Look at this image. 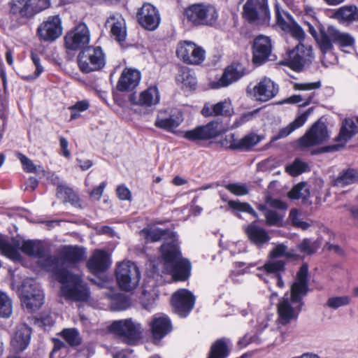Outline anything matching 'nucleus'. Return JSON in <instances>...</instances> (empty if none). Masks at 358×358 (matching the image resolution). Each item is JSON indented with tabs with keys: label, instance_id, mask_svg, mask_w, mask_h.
<instances>
[{
	"label": "nucleus",
	"instance_id": "f257e3e1",
	"mask_svg": "<svg viewBox=\"0 0 358 358\" xmlns=\"http://www.w3.org/2000/svg\"><path fill=\"white\" fill-rule=\"evenodd\" d=\"M38 264L48 271L52 272L62 284V294L68 299L75 301H86L90 292L81 277L73 274L62 267V260L54 256L45 255L44 250L41 257H38Z\"/></svg>",
	"mask_w": 358,
	"mask_h": 358
},
{
	"label": "nucleus",
	"instance_id": "f03ea898",
	"mask_svg": "<svg viewBox=\"0 0 358 358\" xmlns=\"http://www.w3.org/2000/svg\"><path fill=\"white\" fill-rule=\"evenodd\" d=\"M308 267L303 264L296 274V281L291 287V293L285 294L278 304V322L285 325L297 319L303 306L302 297L308 292Z\"/></svg>",
	"mask_w": 358,
	"mask_h": 358
},
{
	"label": "nucleus",
	"instance_id": "7ed1b4c3",
	"mask_svg": "<svg viewBox=\"0 0 358 358\" xmlns=\"http://www.w3.org/2000/svg\"><path fill=\"white\" fill-rule=\"evenodd\" d=\"M161 250L166 271L176 280H185L190 275L191 264L187 259L181 257L176 240L164 243Z\"/></svg>",
	"mask_w": 358,
	"mask_h": 358
},
{
	"label": "nucleus",
	"instance_id": "20e7f679",
	"mask_svg": "<svg viewBox=\"0 0 358 358\" xmlns=\"http://www.w3.org/2000/svg\"><path fill=\"white\" fill-rule=\"evenodd\" d=\"M308 31L315 39L320 50L325 54L333 48V43L341 47L353 45L355 39L348 34L343 33L333 26H329L326 29H322L317 34L313 25L308 23Z\"/></svg>",
	"mask_w": 358,
	"mask_h": 358
},
{
	"label": "nucleus",
	"instance_id": "39448f33",
	"mask_svg": "<svg viewBox=\"0 0 358 358\" xmlns=\"http://www.w3.org/2000/svg\"><path fill=\"white\" fill-rule=\"evenodd\" d=\"M183 15L192 27H213L218 19L215 7L210 3H196L184 9Z\"/></svg>",
	"mask_w": 358,
	"mask_h": 358
},
{
	"label": "nucleus",
	"instance_id": "423d86ee",
	"mask_svg": "<svg viewBox=\"0 0 358 358\" xmlns=\"http://www.w3.org/2000/svg\"><path fill=\"white\" fill-rule=\"evenodd\" d=\"M115 276L122 290L129 292L137 287L141 280V272L134 262L123 261L117 264Z\"/></svg>",
	"mask_w": 358,
	"mask_h": 358
},
{
	"label": "nucleus",
	"instance_id": "0eeeda50",
	"mask_svg": "<svg viewBox=\"0 0 358 358\" xmlns=\"http://www.w3.org/2000/svg\"><path fill=\"white\" fill-rule=\"evenodd\" d=\"M79 69L85 73L99 71L106 64L105 55L99 46H88L77 57Z\"/></svg>",
	"mask_w": 358,
	"mask_h": 358
},
{
	"label": "nucleus",
	"instance_id": "6e6552de",
	"mask_svg": "<svg viewBox=\"0 0 358 358\" xmlns=\"http://www.w3.org/2000/svg\"><path fill=\"white\" fill-rule=\"evenodd\" d=\"M243 17L250 24H268L271 13L268 0H247L243 7Z\"/></svg>",
	"mask_w": 358,
	"mask_h": 358
},
{
	"label": "nucleus",
	"instance_id": "1a4fd4ad",
	"mask_svg": "<svg viewBox=\"0 0 358 358\" xmlns=\"http://www.w3.org/2000/svg\"><path fill=\"white\" fill-rule=\"evenodd\" d=\"M296 257V254L292 250H287V247L284 243L278 244L270 251L269 260L262 266L259 267L258 270L266 274L279 273L284 271L286 264L285 261L280 258L288 259Z\"/></svg>",
	"mask_w": 358,
	"mask_h": 358
},
{
	"label": "nucleus",
	"instance_id": "9d476101",
	"mask_svg": "<svg viewBox=\"0 0 358 358\" xmlns=\"http://www.w3.org/2000/svg\"><path fill=\"white\" fill-rule=\"evenodd\" d=\"M110 330L119 336L127 344H134L141 338V324L126 319L115 321L110 327Z\"/></svg>",
	"mask_w": 358,
	"mask_h": 358
},
{
	"label": "nucleus",
	"instance_id": "9b49d317",
	"mask_svg": "<svg viewBox=\"0 0 358 358\" xmlns=\"http://www.w3.org/2000/svg\"><path fill=\"white\" fill-rule=\"evenodd\" d=\"M176 55L187 64L199 65L206 59V51L202 47L192 41H184L178 43Z\"/></svg>",
	"mask_w": 358,
	"mask_h": 358
},
{
	"label": "nucleus",
	"instance_id": "f8f14e48",
	"mask_svg": "<svg viewBox=\"0 0 358 358\" xmlns=\"http://www.w3.org/2000/svg\"><path fill=\"white\" fill-rule=\"evenodd\" d=\"M44 294L33 279H27L22 285V302L29 311H35L43 303Z\"/></svg>",
	"mask_w": 358,
	"mask_h": 358
},
{
	"label": "nucleus",
	"instance_id": "ddd939ff",
	"mask_svg": "<svg viewBox=\"0 0 358 358\" xmlns=\"http://www.w3.org/2000/svg\"><path fill=\"white\" fill-rule=\"evenodd\" d=\"M90 41V32L84 23L78 24L64 36L66 48L70 50L85 49Z\"/></svg>",
	"mask_w": 358,
	"mask_h": 358
},
{
	"label": "nucleus",
	"instance_id": "4468645a",
	"mask_svg": "<svg viewBox=\"0 0 358 358\" xmlns=\"http://www.w3.org/2000/svg\"><path fill=\"white\" fill-rule=\"evenodd\" d=\"M279 92L278 85L267 77L262 78L252 87H248L250 93L256 100L262 102L268 101L274 98Z\"/></svg>",
	"mask_w": 358,
	"mask_h": 358
},
{
	"label": "nucleus",
	"instance_id": "2eb2a0df",
	"mask_svg": "<svg viewBox=\"0 0 358 358\" xmlns=\"http://www.w3.org/2000/svg\"><path fill=\"white\" fill-rule=\"evenodd\" d=\"M329 134L325 124L317 121L299 141V145L301 148H308L321 144L327 141Z\"/></svg>",
	"mask_w": 358,
	"mask_h": 358
},
{
	"label": "nucleus",
	"instance_id": "dca6fc26",
	"mask_svg": "<svg viewBox=\"0 0 358 358\" xmlns=\"http://www.w3.org/2000/svg\"><path fill=\"white\" fill-rule=\"evenodd\" d=\"M37 34L44 41H53L62 34V21L58 15L50 16L38 27Z\"/></svg>",
	"mask_w": 358,
	"mask_h": 358
},
{
	"label": "nucleus",
	"instance_id": "f3484780",
	"mask_svg": "<svg viewBox=\"0 0 358 358\" xmlns=\"http://www.w3.org/2000/svg\"><path fill=\"white\" fill-rule=\"evenodd\" d=\"M222 131V125L218 122L213 121L204 126L187 131L183 136L191 141H202L215 138L219 136Z\"/></svg>",
	"mask_w": 358,
	"mask_h": 358
},
{
	"label": "nucleus",
	"instance_id": "a211bd4d",
	"mask_svg": "<svg viewBox=\"0 0 358 358\" xmlns=\"http://www.w3.org/2000/svg\"><path fill=\"white\" fill-rule=\"evenodd\" d=\"M136 17L139 24L148 30H155L160 23L159 13L151 3H145L138 10Z\"/></svg>",
	"mask_w": 358,
	"mask_h": 358
},
{
	"label": "nucleus",
	"instance_id": "6ab92c4d",
	"mask_svg": "<svg viewBox=\"0 0 358 358\" xmlns=\"http://www.w3.org/2000/svg\"><path fill=\"white\" fill-rule=\"evenodd\" d=\"M172 305L176 313L185 317L193 308L194 296L187 289H180L172 296Z\"/></svg>",
	"mask_w": 358,
	"mask_h": 358
},
{
	"label": "nucleus",
	"instance_id": "aec40b11",
	"mask_svg": "<svg viewBox=\"0 0 358 358\" xmlns=\"http://www.w3.org/2000/svg\"><path fill=\"white\" fill-rule=\"evenodd\" d=\"M272 50L271 39L265 36H257L252 45V61L255 64L261 65L270 56Z\"/></svg>",
	"mask_w": 358,
	"mask_h": 358
},
{
	"label": "nucleus",
	"instance_id": "412c9836",
	"mask_svg": "<svg viewBox=\"0 0 358 358\" xmlns=\"http://www.w3.org/2000/svg\"><path fill=\"white\" fill-rule=\"evenodd\" d=\"M183 121V115L180 110H173L170 113L166 110L158 113L155 125L160 129L172 131L178 127Z\"/></svg>",
	"mask_w": 358,
	"mask_h": 358
},
{
	"label": "nucleus",
	"instance_id": "4be33fe9",
	"mask_svg": "<svg viewBox=\"0 0 358 358\" xmlns=\"http://www.w3.org/2000/svg\"><path fill=\"white\" fill-rule=\"evenodd\" d=\"M289 57L292 66L294 69L299 70L313 59L312 47L299 43L290 52Z\"/></svg>",
	"mask_w": 358,
	"mask_h": 358
},
{
	"label": "nucleus",
	"instance_id": "5701e85b",
	"mask_svg": "<svg viewBox=\"0 0 358 358\" xmlns=\"http://www.w3.org/2000/svg\"><path fill=\"white\" fill-rule=\"evenodd\" d=\"M357 133V126L355 122L350 119H345L337 137L339 143L327 146L323 148L322 152L337 151L343 148L345 143Z\"/></svg>",
	"mask_w": 358,
	"mask_h": 358
},
{
	"label": "nucleus",
	"instance_id": "b1692460",
	"mask_svg": "<svg viewBox=\"0 0 358 358\" xmlns=\"http://www.w3.org/2000/svg\"><path fill=\"white\" fill-rule=\"evenodd\" d=\"M106 27L110 29V34L118 41H124L127 36L126 24L122 16L119 13L110 15L106 22Z\"/></svg>",
	"mask_w": 358,
	"mask_h": 358
},
{
	"label": "nucleus",
	"instance_id": "393cba45",
	"mask_svg": "<svg viewBox=\"0 0 358 358\" xmlns=\"http://www.w3.org/2000/svg\"><path fill=\"white\" fill-rule=\"evenodd\" d=\"M159 94L156 87H150L143 91L138 96L131 94L129 100L134 104L145 107H150L157 104L159 101Z\"/></svg>",
	"mask_w": 358,
	"mask_h": 358
},
{
	"label": "nucleus",
	"instance_id": "a878e982",
	"mask_svg": "<svg viewBox=\"0 0 358 358\" xmlns=\"http://www.w3.org/2000/svg\"><path fill=\"white\" fill-rule=\"evenodd\" d=\"M141 80V73L133 69H125L117 82V89L121 92L131 91L136 88Z\"/></svg>",
	"mask_w": 358,
	"mask_h": 358
},
{
	"label": "nucleus",
	"instance_id": "bb28decb",
	"mask_svg": "<svg viewBox=\"0 0 358 358\" xmlns=\"http://www.w3.org/2000/svg\"><path fill=\"white\" fill-rule=\"evenodd\" d=\"M110 265V257L107 252L103 250H96L89 259L87 266L93 273L106 271Z\"/></svg>",
	"mask_w": 358,
	"mask_h": 358
},
{
	"label": "nucleus",
	"instance_id": "cd10ccee",
	"mask_svg": "<svg viewBox=\"0 0 358 358\" xmlns=\"http://www.w3.org/2000/svg\"><path fill=\"white\" fill-rule=\"evenodd\" d=\"M31 331L25 324H21L16 327L15 334L11 339V344L17 351H23L29 344Z\"/></svg>",
	"mask_w": 358,
	"mask_h": 358
},
{
	"label": "nucleus",
	"instance_id": "c85d7f7f",
	"mask_svg": "<svg viewBox=\"0 0 358 358\" xmlns=\"http://www.w3.org/2000/svg\"><path fill=\"white\" fill-rule=\"evenodd\" d=\"M232 113L233 108L231 102L228 100H224L215 104L206 103L201 110V114L204 117L217 115L229 116L231 115Z\"/></svg>",
	"mask_w": 358,
	"mask_h": 358
},
{
	"label": "nucleus",
	"instance_id": "c756f323",
	"mask_svg": "<svg viewBox=\"0 0 358 358\" xmlns=\"http://www.w3.org/2000/svg\"><path fill=\"white\" fill-rule=\"evenodd\" d=\"M245 74V68L241 64H233L224 71L218 81L217 87H227L237 81Z\"/></svg>",
	"mask_w": 358,
	"mask_h": 358
},
{
	"label": "nucleus",
	"instance_id": "7c9ffc66",
	"mask_svg": "<svg viewBox=\"0 0 358 358\" xmlns=\"http://www.w3.org/2000/svg\"><path fill=\"white\" fill-rule=\"evenodd\" d=\"M155 338L160 339L171 330L170 320L164 316L155 315L150 323Z\"/></svg>",
	"mask_w": 358,
	"mask_h": 358
},
{
	"label": "nucleus",
	"instance_id": "2f4dec72",
	"mask_svg": "<svg viewBox=\"0 0 358 358\" xmlns=\"http://www.w3.org/2000/svg\"><path fill=\"white\" fill-rule=\"evenodd\" d=\"M245 233L250 241L257 246H261L270 240V237L266 229L253 223L246 227Z\"/></svg>",
	"mask_w": 358,
	"mask_h": 358
},
{
	"label": "nucleus",
	"instance_id": "473e14b6",
	"mask_svg": "<svg viewBox=\"0 0 358 358\" xmlns=\"http://www.w3.org/2000/svg\"><path fill=\"white\" fill-rule=\"evenodd\" d=\"M275 25L284 31L289 29L295 22L292 15L285 11L278 3L275 5Z\"/></svg>",
	"mask_w": 358,
	"mask_h": 358
},
{
	"label": "nucleus",
	"instance_id": "72a5a7b5",
	"mask_svg": "<svg viewBox=\"0 0 358 358\" xmlns=\"http://www.w3.org/2000/svg\"><path fill=\"white\" fill-rule=\"evenodd\" d=\"M358 181V170L355 169H347L342 171L338 176L334 180L335 186L343 187L354 184Z\"/></svg>",
	"mask_w": 358,
	"mask_h": 358
},
{
	"label": "nucleus",
	"instance_id": "f704fd0d",
	"mask_svg": "<svg viewBox=\"0 0 358 358\" xmlns=\"http://www.w3.org/2000/svg\"><path fill=\"white\" fill-rule=\"evenodd\" d=\"M50 0H25V18H31L50 6Z\"/></svg>",
	"mask_w": 358,
	"mask_h": 358
},
{
	"label": "nucleus",
	"instance_id": "c9c22d12",
	"mask_svg": "<svg viewBox=\"0 0 358 358\" xmlns=\"http://www.w3.org/2000/svg\"><path fill=\"white\" fill-rule=\"evenodd\" d=\"M44 246L38 241H24L22 243L20 250L22 252L30 257L38 258L41 257L44 252Z\"/></svg>",
	"mask_w": 358,
	"mask_h": 358
},
{
	"label": "nucleus",
	"instance_id": "e433bc0d",
	"mask_svg": "<svg viewBox=\"0 0 358 358\" xmlns=\"http://www.w3.org/2000/svg\"><path fill=\"white\" fill-rule=\"evenodd\" d=\"M85 255L84 249L79 247L69 246L65 248L62 252L64 261L69 263H76L83 260Z\"/></svg>",
	"mask_w": 358,
	"mask_h": 358
},
{
	"label": "nucleus",
	"instance_id": "4c0bfd02",
	"mask_svg": "<svg viewBox=\"0 0 358 358\" xmlns=\"http://www.w3.org/2000/svg\"><path fill=\"white\" fill-rule=\"evenodd\" d=\"M308 115L303 113L298 116L293 122L289 123L287 127L281 129L278 133V137L280 138H285L289 136L296 129L302 127L306 122Z\"/></svg>",
	"mask_w": 358,
	"mask_h": 358
},
{
	"label": "nucleus",
	"instance_id": "58836bf2",
	"mask_svg": "<svg viewBox=\"0 0 358 358\" xmlns=\"http://www.w3.org/2000/svg\"><path fill=\"white\" fill-rule=\"evenodd\" d=\"M229 354L227 344L224 339L216 341L210 348L208 358H226Z\"/></svg>",
	"mask_w": 358,
	"mask_h": 358
},
{
	"label": "nucleus",
	"instance_id": "ea45409f",
	"mask_svg": "<svg viewBox=\"0 0 358 358\" xmlns=\"http://www.w3.org/2000/svg\"><path fill=\"white\" fill-rule=\"evenodd\" d=\"M358 10L356 6H349L340 8L336 13L335 17L340 21L351 22L357 20Z\"/></svg>",
	"mask_w": 358,
	"mask_h": 358
},
{
	"label": "nucleus",
	"instance_id": "a19ab883",
	"mask_svg": "<svg viewBox=\"0 0 358 358\" xmlns=\"http://www.w3.org/2000/svg\"><path fill=\"white\" fill-rule=\"evenodd\" d=\"M176 80L182 83L185 87L190 89L194 88L196 84L195 76L187 67H181L180 69L178 74L176 76Z\"/></svg>",
	"mask_w": 358,
	"mask_h": 358
},
{
	"label": "nucleus",
	"instance_id": "79ce46f5",
	"mask_svg": "<svg viewBox=\"0 0 358 358\" xmlns=\"http://www.w3.org/2000/svg\"><path fill=\"white\" fill-rule=\"evenodd\" d=\"M0 250L7 257L14 261L20 259V254L17 248L9 243L6 238L0 235Z\"/></svg>",
	"mask_w": 358,
	"mask_h": 358
},
{
	"label": "nucleus",
	"instance_id": "37998d69",
	"mask_svg": "<svg viewBox=\"0 0 358 358\" xmlns=\"http://www.w3.org/2000/svg\"><path fill=\"white\" fill-rule=\"evenodd\" d=\"M228 205L233 213L239 217H241L238 214L240 212L248 213L254 217H257V213L248 203L231 200L229 201Z\"/></svg>",
	"mask_w": 358,
	"mask_h": 358
},
{
	"label": "nucleus",
	"instance_id": "c03bdc74",
	"mask_svg": "<svg viewBox=\"0 0 358 358\" xmlns=\"http://www.w3.org/2000/svg\"><path fill=\"white\" fill-rule=\"evenodd\" d=\"M12 313L13 303L11 299L5 292L0 291V316L8 318Z\"/></svg>",
	"mask_w": 358,
	"mask_h": 358
},
{
	"label": "nucleus",
	"instance_id": "a18cd8bd",
	"mask_svg": "<svg viewBox=\"0 0 358 358\" xmlns=\"http://www.w3.org/2000/svg\"><path fill=\"white\" fill-rule=\"evenodd\" d=\"M63 338L71 346H77L81 343V337L78 329L75 328L65 329L61 334Z\"/></svg>",
	"mask_w": 358,
	"mask_h": 358
},
{
	"label": "nucleus",
	"instance_id": "49530a36",
	"mask_svg": "<svg viewBox=\"0 0 358 358\" xmlns=\"http://www.w3.org/2000/svg\"><path fill=\"white\" fill-rule=\"evenodd\" d=\"M319 247L317 242L310 238H304L297 245L298 250L305 255L314 254Z\"/></svg>",
	"mask_w": 358,
	"mask_h": 358
},
{
	"label": "nucleus",
	"instance_id": "de8ad7c7",
	"mask_svg": "<svg viewBox=\"0 0 358 358\" xmlns=\"http://www.w3.org/2000/svg\"><path fill=\"white\" fill-rule=\"evenodd\" d=\"M308 170V165L306 162L296 159L291 164L285 167V171L292 176H296Z\"/></svg>",
	"mask_w": 358,
	"mask_h": 358
},
{
	"label": "nucleus",
	"instance_id": "09e8293b",
	"mask_svg": "<svg viewBox=\"0 0 358 358\" xmlns=\"http://www.w3.org/2000/svg\"><path fill=\"white\" fill-rule=\"evenodd\" d=\"M351 301V297L348 295L331 296L327 299L326 306L329 308L336 310L341 307L348 306L350 304Z\"/></svg>",
	"mask_w": 358,
	"mask_h": 358
},
{
	"label": "nucleus",
	"instance_id": "8fccbe9b",
	"mask_svg": "<svg viewBox=\"0 0 358 358\" xmlns=\"http://www.w3.org/2000/svg\"><path fill=\"white\" fill-rule=\"evenodd\" d=\"M310 192L308 185L305 182H301L295 185L288 193L289 198L293 199H306L309 196Z\"/></svg>",
	"mask_w": 358,
	"mask_h": 358
},
{
	"label": "nucleus",
	"instance_id": "3c124183",
	"mask_svg": "<svg viewBox=\"0 0 358 358\" xmlns=\"http://www.w3.org/2000/svg\"><path fill=\"white\" fill-rule=\"evenodd\" d=\"M16 156L20 161L24 171L27 173H37L38 171L44 172L43 169L41 166L37 167L31 159L23 154L17 152Z\"/></svg>",
	"mask_w": 358,
	"mask_h": 358
},
{
	"label": "nucleus",
	"instance_id": "603ef678",
	"mask_svg": "<svg viewBox=\"0 0 358 358\" xmlns=\"http://www.w3.org/2000/svg\"><path fill=\"white\" fill-rule=\"evenodd\" d=\"M141 234L145 236L148 241L156 242L162 238L166 235V231L158 228H150L144 229L141 231Z\"/></svg>",
	"mask_w": 358,
	"mask_h": 358
},
{
	"label": "nucleus",
	"instance_id": "864d4df0",
	"mask_svg": "<svg viewBox=\"0 0 358 358\" xmlns=\"http://www.w3.org/2000/svg\"><path fill=\"white\" fill-rule=\"evenodd\" d=\"M259 141L260 138L258 135L254 133L248 134L240 139V150H248L257 145Z\"/></svg>",
	"mask_w": 358,
	"mask_h": 358
},
{
	"label": "nucleus",
	"instance_id": "5fc2aeb1",
	"mask_svg": "<svg viewBox=\"0 0 358 358\" xmlns=\"http://www.w3.org/2000/svg\"><path fill=\"white\" fill-rule=\"evenodd\" d=\"M10 11L13 15L25 18V0H11Z\"/></svg>",
	"mask_w": 358,
	"mask_h": 358
},
{
	"label": "nucleus",
	"instance_id": "6e6d98bb",
	"mask_svg": "<svg viewBox=\"0 0 358 358\" xmlns=\"http://www.w3.org/2000/svg\"><path fill=\"white\" fill-rule=\"evenodd\" d=\"M221 144L223 147L231 150H240V139L236 137L234 134L226 135L222 140Z\"/></svg>",
	"mask_w": 358,
	"mask_h": 358
},
{
	"label": "nucleus",
	"instance_id": "4d7b16f0",
	"mask_svg": "<svg viewBox=\"0 0 358 358\" xmlns=\"http://www.w3.org/2000/svg\"><path fill=\"white\" fill-rule=\"evenodd\" d=\"M264 215L266 224L270 226H278L283 217L282 215L272 210H265Z\"/></svg>",
	"mask_w": 358,
	"mask_h": 358
},
{
	"label": "nucleus",
	"instance_id": "13d9d810",
	"mask_svg": "<svg viewBox=\"0 0 358 358\" xmlns=\"http://www.w3.org/2000/svg\"><path fill=\"white\" fill-rule=\"evenodd\" d=\"M226 189L236 196L246 195L249 190L246 185L240 183H231L225 186Z\"/></svg>",
	"mask_w": 358,
	"mask_h": 358
},
{
	"label": "nucleus",
	"instance_id": "bf43d9fd",
	"mask_svg": "<svg viewBox=\"0 0 358 358\" xmlns=\"http://www.w3.org/2000/svg\"><path fill=\"white\" fill-rule=\"evenodd\" d=\"M57 196L62 199L64 201L73 200L76 196L72 189L66 187L64 185H59L57 189Z\"/></svg>",
	"mask_w": 358,
	"mask_h": 358
},
{
	"label": "nucleus",
	"instance_id": "052dcab7",
	"mask_svg": "<svg viewBox=\"0 0 358 358\" xmlns=\"http://www.w3.org/2000/svg\"><path fill=\"white\" fill-rule=\"evenodd\" d=\"M31 59L35 66L36 70L32 74L22 76V78L26 80H32L36 79L43 71V67L40 65V59L37 55L31 53Z\"/></svg>",
	"mask_w": 358,
	"mask_h": 358
},
{
	"label": "nucleus",
	"instance_id": "680f3d73",
	"mask_svg": "<svg viewBox=\"0 0 358 358\" xmlns=\"http://www.w3.org/2000/svg\"><path fill=\"white\" fill-rule=\"evenodd\" d=\"M289 217L292 220V224L296 227L305 230L310 227L308 223L303 222L300 219L298 211L296 209H292L290 211Z\"/></svg>",
	"mask_w": 358,
	"mask_h": 358
},
{
	"label": "nucleus",
	"instance_id": "e2e57ef3",
	"mask_svg": "<svg viewBox=\"0 0 358 358\" xmlns=\"http://www.w3.org/2000/svg\"><path fill=\"white\" fill-rule=\"evenodd\" d=\"M285 32L290 33L294 38L299 41L303 39L305 36L303 30L295 22L290 26V28L287 29Z\"/></svg>",
	"mask_w": 358,
	"mask_h": 358
},
{
	"label": "nucleus",
	"instance_id": "0e129e2a",
	"mask_svg": "<svg viewBox=\"0 0 358 358\" xmlns=\"http://www.w3.org/2000/svg\"><path fill=\"white\" fill-rule=\"evenodd\" d=\"M320 86V82L295 83L294 88L296 90H311L318 89Z\"/></svg>",
	"mask_w": 358,
	"mask_h": 358
},
{
	"label": "nucleus",
	"instance_id": "69168bd1",
	"mask_svg": "<svg viewBox=\"0 0 358 358\" xmlns=\"http://www.w3.org/2000/svg\"><path fill=\"white\" fill-rule=\"evenodd\" d=\"M117 194L121 200H131V194L129 189L124 185H120L117 188Z\"/></svg>",
	"mask_w": 358,
	"mask_h": 358
},
{
	"label": "nucleus",
	"instance_id": "338daca9",
	"mask_svg": "<svg viewBox=\"0 0 358 358\" xmlns=\"http://www.w3.org/2000/svg\"><path fill=\"white\" fill-rule=\"evenodd\" d=\"M106 186V182H102L99 186L94 187L90 192V197L94 200L99 201L103 192Z\"/></svg>",
	"mask_w": 358,
	"mask_h": 358
},
{
	"label": "nucleus",
	"instance_id": "774afa93",
	"mask_svg": "<svg viewBox=\"0 0 358 358\" xmlns=\"http://www.w3.org/2000/svg\"><path fill=\"white\" fill-rule=\"evenodd\" d=\"M266 203L271 206L280 210H285L287 208L286 203L279 199L268 197L266 199Z\"/></svg>",
	"mask_w": 358,
	"mask_h": 358
}]
</instances>
